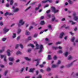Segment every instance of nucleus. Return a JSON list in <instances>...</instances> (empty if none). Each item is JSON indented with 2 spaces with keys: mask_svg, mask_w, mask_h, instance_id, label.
<instances>
[{
  "mask_svg": "<svg viewBox=\"0 0 78 78\" xmlns=\"http://www.w3.org/2000/svg\"><path fill=\"white\" fill-rule=\"evenodd\" d=\"M25 21H23V19L20 20L19 21V23H18L19 27H20L22 25H24Z\"/></svg>",
  "mask_w": 78,
  "mask_h": 78,
  "instance_id": "obj_1",
  "label": "nucleus"
},
{
  "mask_svg": "<svg viewBox=\"0 0 78 78\" xmlns=\"http://www.w3.org/2000/svg\"><path fill=\"white\" fill-rule=\"evenodd\" d=\"M77 61V59H76L75 60H74L73 62L70 63V64L67 65H66V67H67V68H69V67H70L72 66H73V62H76Z\"/></svg>",
  "mask_w": 78,
  "mask_h": 78,
  "instance_id": "obj_2",
  "label": "nucleus"
},
{
  "mask_svg": "<svg viewBox=\"0 0 78 78\" xmlns=\"http://www.w3.org/2000/svg\"><path fill=\"white\" fill-rule=\"evenodd\" d=\"M52 9V11L54 13H56L59 12V10H56V8L54 7H52L51 8Z\"/></svg>",
  "mask_w": 78,
  "mask_h": 78,
  "instance_id": "obj_3",
  "label": "nucleus"
},
{
  "mask_svg": "<svg viewBox=\"0 0 78 78\" xmlns=\"http://www.w3.org/2000/svg\"><path fill=\"white\" fill-rule=\"evenodd\" d=\"M40 51H39V53H41V52H42V50H43V48H44V46L43 45L41 44L40 45Z\"/></svg>",
  "mask_w": 78,
  "mask_h": 78,
  "instance_id": "obj_4",
  "label": "nucleus"
},
{
  "mask_svg": "<svg viewBox=\"0 0 78 78\" xmlns=\"http://www.w3.org/2000/svg\"><path fill=\"white\" fill-rule=\"evenodd\" d=\"M8 15H9V16H13L14 15L13 13H11L9 12H6L5 14L4 15L5 16H8Z\"/></svg>",
  "mask_w": 78,
  "mask_h": 78,
  "instance_id": "obj_5",
  "label": "nucleus"
},
{
  "mask_svg": "<svg viewBox=\"0 0 78 78\" xmlns=\"http://www.w3.org/2000/svg\"><path fill=\"white\" fill-rule=\"evenodd\" d=\"M47 2H48L49 3H51L52 0H46L45 1H43L42 2V3H47Z\"/></svg>",
  "mask_w": 78,
  "mask_h": 78,
  "instance_id": "obj_6",
  "label": "nucleus"
},
{
  "mask_svg": "<svg viewBox=\"0 0 78 78\" xmlns=\"http://www.w3.org/2000/svg\"><path fill=\"white\" fill-rule=\"evenodd\" d=\"M9 30L6 28L5 27L4 29V34H6V33H7L9 31Z\"/></svg>",
  "mask_w": 78,
  "mask_h": 78,
  "instance_id": "obj_7",
  "label": "nucleus"
},
{
  "mask_svg": "<svg viewBox=\"0 0 78 78\" xmlns=\"http://www.w3.org/2000/svg\"><path fill=\"white\" fill-rule=\"evenodd\" d=\"M9 59L10 61H11V62H13V61H14V57H9Z\"/></svg>",
  "mask_w": 78,
  "mask_h": 78,
  "instance_id": "obj_8",
  "label": "nucleus"
},
{
  "mask_svg": "<svg viewBox=\"0 0 78 78\" xmlns=\"http://www.w3.org/2000/svg\"><path fill=\"white\" fill-rule=\"evenodd\" d=\"M64 33L62 32L61 34L60 35L59 37V38L60 39H62V37H63V36H64Z\"/></svg>",
  "mask_w": 78,
  "mask_h": 78,
  "instance_id": "obj_9",
  "label": "nucleus"
},
{
  "mask_svg": "<svg viewBox=\"0 0 78 78\" xmlns=\"http://www.w3.org/2000/svg\"><path fill=\"white\" fill-rule=\"evenodd\" d=\"M73 59V57L71 55H69L67 58L68 60H71Z\"/></svg>",
  "mask_w": 78,
  "mask_h": 78,
  "instance_id": "obj_10",
  "label": "nucleus"
},
{
  "mask_svg": "<svg viewBox=\"0 0 78 78\" xmlns=\"http://www.w3.org/2000/svg\"><path fill=\"white\" fill-rule=\"evenodd\" d=\"M19 11V9H18V8H16V9H14L13 10V12H18V11Z\"/></svg>",
  "mask_w": 78,
  "mask_h": 78,
  "instance_id": "obj_11",
  "label": "nucleus"
},
{
  "mask_svg": "<svg viewBox=\"0 0 78 78\" xmlns=\"http://www.w3.org/2000/svg\"><path fill=\"white\" fill-rule=\"evenodd\" d=\"M35 68H31L30 69L29 72H32L33 73V71L35 70Z\"/></svg>",
  "mask_w": 78,
  "mask_h": 78,
  "instance_id": "obj_12",
  "label": "nucleus"
},
{
  "mask_svg": "<svg viewBox=\"0 0 78 78\" xmlns=\"http://www.w3.org/2000/svg\"><path fill=\"white\" fill-rule=\"evenodd\" d=\"M7 54L8 56H9L11 55V54L10 53V50L8 49L7 51Z\"/></svg>",
  "mask_w": 78,
  "mask_h": 78,
  "instance_id": "obj_13",
  "label": "nucleus"
},
{
  "mask_svg": "<svg viewBox=\"0 0 78 78\" xmlns=\"http://www.w3.org/2000/svg\"><path fill=\"white\" fill-rule=\"evenodd\" d=\"M24 58L26 61H30L31 60V58H29L28 57H25Z\"/></svg>",
  "mask_w": 78,
  "mask_h": 78,
  "instance_id": "obj_14",
  "label": "nucleus"
},
{
  "mask_svg": "<svg viewBox=\"0 0 78 78\" xmlns=\"http://www.w3.org/2000/svg\"><path fill=\"white\" fill-rule=\"evenodd\" d=\"M25 69V68L23 67V68H22L21 69V70L20 71V72L21 73L22 72H23V70H24V69Z\"/></svg>",
  "mask_w": 78,
  "mask_h": 78,
  "instance_id": "obj_15",
  "label": "nucleus"
},
{
  "mask_svg": "<svg viewBox=\"0 0 78 78\" xmlns=\"http://www.w3.org/2000/svg\"><path fill=\"white\" fill-rule=\"evenodd\" d=\"M40 24L41 25H44L45 22L44 21H41L40 22Z\"/></svg>",
  "mask_w": 78,
  "mask_h": 78,
  "instance_id": "obj_16",
  "label": "nucleus"
},
{
  "mask_svg": "<svg viewBox=\"0 0 78 78\" xmlns=\"http://www.w3.org/2000/svg\"><path fill=\"white\" fill-rule=\"evenodd\" d=\"M68 54H69V52H67V51L66 52L64 53L65 56V57H67V56H68Z\"/></svg>",
  "mask_w": 78,
  "mask_h": 78,
  "instance_id": "obj_17",
  "label": "nucleus"
},
{
  "mask_svg": "<svg viewBox=\"0 0 78 78\" xmlns=\"http://www.w3.org/2000/svg\"><path fill=\"white\" fill-rule=\"evenodd\" d=\"M27 46L29 47L30 46H31V47H32V48H33L34 47V45H33V44H29Z\"/></svg>",
  "mask_w": 78,
  "mask_h": 78,
  "instance_id": "obj_18",
  "label": "nucleus"
},
{
  "mask_svg": "<svg viewBox=\"0 0 78 78\" xmlns=\"http://www.w3.org/2000/svg\"><path fill=\"white\" fill-rule=\"evenodd\" d=\"M48 60H50V59H51V55H48Z\"/></svg>",
  "mask_w": 78,
  "mask_h": 78,
  "instance_id": "obj_19",
  "label": "nucleus"
},
{
  "mask_svg": "<svg viewBox=\"0 0 78 78\" xmlns=\"http://www.w3.org/2000/svg\"><path fill=\"white\" fill-rule=\"evenodd\" d=\"M26 34L27 36L29 35L30 34V32H28L27 30H26Z\"/></svg>",
  "mask_w": 78,
  "mask_h": 78,
  "instance_id": "obj_20",
  "label": "nucleus"
},
{
  "mask_svg": "<svg viewBox=\"0 0 78 78\" xmlns=\"http://www.w3.org/2000/svg\"><path fill=\"white\" fill-rule=\"evenodd\" d=\"M20 33H21V29H19L17 30V33L19 34H20Z\"/></svg>",
  "mask_w": 78,
  "mask_h": 78,
  "instance_id": "obj_21",
  "label": "nucleus"
},
{
  "mask_svg": "<svg viewBox=\"0 0 78 78\" xmlns=\"http://www.w3.org/2000/svg\"><path fill=\"white\" fill-rule=\"evenodd\" d=\"M13 3L14 1H13V0H10V5H12V4H13Z\"/></svg>",
  "mask_w": 78,
  "mask_h": 78,
  "instance_id": "obj_22",
  "label": "nucleus"
},
{
  "mask_svg": "<svg viewBox=\"0 0 78 78\" xmlns=\"http://www.w3.org/2000/svg\"><path fill=\"white\" fill-rule=\"evenodd\" d=\"M68 2L70 5H72L73 4V2L70 1V0H68Z\"/></svg>",
  "mask_w": 78,
  "mask_h": 78,
  "instance_id": "obj_23",
  "label": "nucleus"
},
{
  "mask_svg": "<svg viewBox=\"0 0 78 78\" xmlns=\"http://www.w3.org/2000/svg\"><path fill=\"white\" fill-rule=\"evenodd\" d=\"M1 56V58H2V59L3 58H5V57H6V55H0Z\"/></svg>",
  "mask_w": 78,
  "mask_h": 78,
  "instance_id": "obj_24",
  "label": "nucleus"
},
{
  "mask_svg": "<svg viewBox=\"0 0 78 78\" xmlns=\"http://www.w3.org/2000/svg\"><path fill=\"white\" fill-rule=\"evenodd\" d=\"M46 70H47V71H48V72H50V71L51 70V69H50V67H48L47 68Z\"/></svg>",
  "mask_w": 78,
  "mask_h": 78,
  "instance_id": "obj_25",
  "label": "nucleus"
},
{
  "mask_svg": "<svg viewBox=\"0 0 78 78\" xmlns=\"http://www.w3.org/2000/svg\"><path fill=\"white\" fill-rule=\"evenodd\" d=\"M57 67V66L55 65H52L51 67L52 68H56Z\"/></svg>",
  "mask_w": 78,
  "mask_h": 78,
  "instance_id": "obj_26",
  "label": "nucleus"
},
{
  "mask_svg": "<svg viewBox=\"0 0 78 78\" xmlns=\"http://www.w3.org/2000/svg\"><path fill=\"white\" fill-rule=\"evenodd\" d=\"M13 35L12 37L13 38H15L16 37V34L15 33L13 34Z\"/></svg>",
  "mask_w": 78,
  "mask_h": 78,
  "instance_id": "obj_27",
  "label": "nucleus"
},
{
  "mask_svg": "<svg viewBox=\"0 0 78 78\" xmlns=\"http://www.w3.org/2000/svg\"><path fill=\"white\" fill-rule=\"evenodd\" d=\"M69 22H70L71 23H72V25H74V24H75V22H73L72 21L70 20L69 21Z\"/></svg>",
  "mask_w": 78,
  "mask_h": 78,
  "instance_id": "obj_28",
  "label": "nucleus"
},
{
  "mask_svg": "<svg viewBox=\"0 0 78 78\" xmlns=\"http://www.w3.org/2000/svg\"><path fill=\"white\" fill-rule=\"evenodd\" d=\"M74 20L76 21L78 19V17L76 16H75L74 17Z\"/></svg>",
  "mask_w": 78,
  "mask_h": 78,
  "instance_id": "obj_29",
  "label": "nucleus"
},
{
  "mask_svg": "<svg viewBox=\"0 0 78 78\" xmlns=\"http://www.w3.org/2000/svg\"><path fill=\"white\" fill-rule=\"evenodd\" d=\"M75 40V38L74 37H73L71 39V41L72 42H73L74 41V40Z\"/></svg>",
  "mask_w": 78,
  "mask_h": 78,
  "instance_id": "obj_30",
  "label": "nucleus"
},
{
  "mask_svg": "<svg viewBox=\"0 0 78 78\" xmlns=\"http://www.w3.org/2000/svg\"><path fill=\"white\" fill-rule=\"evenodd\" d=\"M36 49L37 50L39 49V45L37 44H36Z\"/></svg>",
  "mask_w": 78,
  "mask_h": 78,
  "instance_id": "obj_31",
  "label": "nucleus"
},
{
  "mask_svg": "<svg viewBox=\"0 0 78 78\" xmlns=\"http://www.w3.org/2000/svg\"><path fill=\"white\" fill-rule=\"evenodd\" d=\"M58 47H55L54 46L52 47V48L53 49H54L55 50H56V49H58Z\"/></svg>",
  "mask_w": 78,
  "mask_h": 78,
  "instance_id": "obj_32",
  "label": "nucleus"
},
{
  "mask_svg": "<svg viewBox=\"0 0 78 78\" xmlns=\"http://www.w3.org/2000/svg\"><path fill=\"white\" fill-rule=\"evenodd\" d=\"M56 20V18H55V17L54 16V18H52L51 20V21L52 22H54V20Z\"/></svg>",
  "mask_w": 78,
  "mask_h": 78,
  "instance_id": "obj_33",
  "label": "nucleus"
},
{
  "mask_svg": "<svg viewBox=\"0 0 78 78\" xmlns=\"http://www.w3.org/2000/svg\"><path fill=\"white\" fill-rule=\"evenodd\" d=\"M37 34H35L34 35V37H37Z\"/></svg>",
  "mask_w": 78,
  "mask_h": 78,
  "instance_id": "obj_34",
  "label": "nucleus"
},
{
  "mask_svg": "<svg viewBox=\"0 0 78 78\" xmlns=\"http://www.w3.org/2000/svg\"><path fill=\"white\" fill-rule=\"evenodd\" d=\"M21 47V48H23V45L22 44H20L19 45Z\"/></svg>",
  "mask_w": 78,
  "mask_h": 78,
  "instance_id": "obj_35",
  "label": "nucleus"
},
{
  "mask_svg": "<svg viewBox=\"0 0 78 78\" xmlns=\"http://www.w3.org/2000/svg\"><path fill=\"white\" fill-rule=\"evenodd\" d=\"M8 71H5L4 73V75L5 76H6V74H7V73H8Z\"/></svg>",
  "mask_w": 78,
  "mask_h": 78,
  "instance_id": "obj_36",
  "label": "nucleus"
},
{
  "mask_svg": "<svg viewBox=\"0 0 78 78\" xmlns=\"http://www.w3.org/2000/svg\"><path fill=\"white\" fill-rule=\"evenodd\" d=\"M33 27L32 26H30L29 27V30H31V29H33Z\"/></svg>",
  "mask_w": 78,
  "mask_h": 78,
  "instance_id": "obj_37",
  "label": "nucleus"
},
{
  "mask_svg": "<svg viewBox=\"0 0 78 78\" xmlns=\"http://www.w3.org/2000/svg\"><path fill=\"white\" fill-rule=\"evenodd\" d=\"M47 16L48 17V19H50L51 17V15L50 14H48Z\"/></svg>",
  "mask_w": 78,
  "mask_h": 78,
  "instance_id": "obj_38",
  "label": "nucleus"
},
{
  "mask_svg": "<svg viewBox=\"0 0 78 78\" xmlns=\"http://www.w3.org/2000/svg\"><path fill=\"white\" fill-rule=\"evenodd\" d=\"M0 25L1 26H3V22L1 21L0 22Z\"/></svg>",
  "mask_w": 78,
  "mask_h": 78,
  "instance_id": "obj_39",
  "label": "nucleus"
},
{
  "mask_svg": "<svg viewBox=\"0 0 78 78\" xmlns=\"http://www.w3.org/2000/svg\"><path fill=\"white\" fill-rule=\"evenodd\" d=\"M58 53H62V50H59L58 51Z\"/></svg>",
  "mask_w": 78,
  "mask_h": 78,
  "instance_id": "obj_40",
  "label": "nucleus"
},
{
  "mask_svg": "<svg viewBox=\"0 0 78 78\" xmlns=\"http://www.w3.org/2000/svg\"><path fill=\"white\" fill-rule=\"evenodd\" d=\"M6 38H4L2 39V41H3V42H4L6 41Z\"/></svg>",
  "mask_w": 78,
  "mask_h": 78,
  "instance_id": "obj_41",
  "label": "nucleus"
},
{
  "mask_svg": "<svg viewBox=\"0 0 78 78\" xmlns=\"http://www.w3.org/2000/svg\"><path fill=\"white\" fill-rule=\"evenodd\" d=\"M61 44V42H58L56 43V45H58V44Z\"/></svg>",
  "mask_w": 78,
  "mask_h": 78,
  "instance_id": "obj_42",
  "label": "nucleus"
},
{
  "mask_svg": "<svg viewBox=\"0 0 78 78\" xmlns=\"http://www.w3.org/2000/svg\"><path fill=\"white\" fill-rule=\"evenodd\" d=\"M20 53H21L20 52V51H18L17 52L16 55H19V54H20Z\"/></svg>",
  "mask_w": 78,
  "mask_h": 78,
  "instance_id": "obj_43",
  "label": "nucleus"
},
{
  "mask_svg": "<svg viewBox=\"0 0 78 78\" xmlns=\"http://www.w3.org/2000/svg\"><path fill=\"white\" fill-rule=\"evenodd\" d=\"M28 41H30V40H31V37H28Z\"/></svg>",
  "mask_w": 78,
  "mask_h": 78,
  "instance_id": "obj_44",
  "label": "nucleus"
},
{
  "mask_svg": "<svg viewBox=\"0 0 78 78\" xmlns=\"http://www.w3.org/2000/svg\"><path fill=\"white\" fill-rule=\"evenodd\" d=\"M0 67L2 68H4V67H5V66L3 65H0Z\"/></svg>",
  "mask_w": 78,
  "mask_h": 78,
  "instance_id": "obj_45",
  "label": "nucleus"
},
{
  "mask_svg": "<svg viewBox=\"0 0 78 78\" xmlns=\"http://www.w3.org/2000/svg\"><path fill=\"white\" fill-rule=\"evenodd\" d=\"M4 61H5V62H7V59H6V57L4 58Z\"/></svg>",
  "mask_w": 78,
  "mask_h": 78,
  "instance_id": "obj_46",
  "label": "nucleus"
},
{
  "mask_svg": "<svg viewBox=\"0 0 78 78\" xmlns=\"http://www.w3.org/2000/svg\"><path fill=\"white\" fill-rule=\"evenodd\" d=\"M4 51V49L1 50H0V53H3Z\"/></svg>",
  "mask_w": 78,
  "mask_h": 78,
  "instance_id": "obj_47",
  "label": "nucleus"
},
{
  "mask_svg": "<svg viewBox=\"0 0 78 78\" xmlns=\"http://www.w3.org/2000/svg\"><path fill=\"white\" fill-rule=\"evenodd\" d=\"M48 28L49 29H51V25H49L48 26Z\"/></svg>",
  "mask_w": 78,
  "mask_h": 78,
  "instance_id": "obj_48",
  "label": "nucleus"
},
{
  "mask_svg": "<svg viewBox=\"0 0 78 78\" xmlns=\"http://www.w3.org/2000/svg\"><path fill=\"white\" fill-rule=\"evenodd\" d=\"M37 78H42V76L41 75H39L37 77Z\"/></svg>",
  "mask_w": 78,
  "mask_h": 78,
  "instance_id": "obj_49",
  "label": "nucleus"
},
{
  "mask_svg": "<svg viewBox=\"0 0 78 78\" xmlns=\"http://www.w3.org/2000/svg\"><path fill=\"white\" fill-rule=\"evenodd\" d=\"M39 62H37L36 64V66H37L39 65Z\"/></svg>",
  "mask_w": 78,
  "mask_h": 78,
  "instance_id": "obj_50",
  "label": "nucleus"
},
{
  "mask_svg": "<svg viewBox=\"0 0 78 78\" xmlns=\"http://www.w3.org/2000/svg\"><path fill=\"white\" fill-rule=\"evenodd\" d=\"M69 33H70V34H71V35H72V36L74 34H73V33L72 32H69Z\"/></svg>",
  "mask_w": 78,
  "mask_h": 78,
  "instance_id": "obj_51",
  "label": "nucleus"
},
{
  "mask_svg": "<svg viewBox=\"0 0 78 78\" xmlns=\"http://www.w3.org/2000/svg\"><path fill=\"white\" fill-rule=\"evenodd\" d=\"M36 75H38V74H39V71L37 70L36 71Z\"/></svg>",
  "mask_w": 78,
  "mask_h": 78,
  "instance_id": "obj_52",
  "label": "nucleus"
},
{
  "mask_svg": "<svg viewBox=\"0 0 78 78\" xmlns=\"http://www.w3.org/2000/svg\"><path fill=\"white\" fill-rule=\"evenodd\" d=\"M61 64V61L60 60H58L57 64Z\"/></svg>",
  "mask_w": 78,
  "mask_h": 78,
  "instance_id": "obj_53",
  "label": "nucleus"
},
{
  "mask_svg": "<svg viewBox=\"0 0 78 78\" xmlns=\"http://www.w3.org/2000/svg\"><path fill=\"white\" fill-rule=\"evenodd\" d=\"M54 59H55V60L56 59V58H57V57H56V55H55L54 56Z\"/></svg>",
  "mask_w": 78,
  "mask_h": 78,
  "instance_id": "obj_54",
  "label": "nucleus"
},
{
  "mask_svg": "<svg viewBox=\"0 0 78 78\" xmlns=\"http://www.w3.org/2000/svg\"><path fill=\"white\" fill-rule=\"evenodd\" d=\"M20 36L18 37H17V41H19V40L20 39Z\"/></svg>",
  "mask_w": 78,
  "mask_h": 78,
  "instance_id": "obj_55",
  "label": "nucleus"
},
{
  "mask_svg": "<svg viewBox=\"0 0 78 78\" xmlns=\"http://www.w3.org/2000/svg\"><path fill=\"white\" fill-rule=\"evenodd\" d=\"M9 65H10V66H12V62H9Z\"/></svg>",
  "mask_w": 78,
  "mask_h": 78,
  "instance_id": "obj_56",
  "label": "nucleus"
},
{
  "mask_svg": "<svg viewBox=\"0 0 78 78\" xmlns=\"http://www.w3.org/2000/svg\"><path fill=\"white\" fill-rule=\"evenodd\" d=\"M20 62V60L19 59L16 60V62Z\"/></svg>",
  "mask_w": 78,
  "mask_h": 78,
  "instance_id": "obj_57",
  "label": "nucleus"
},
{
  "mask_svg": "<svg viewBox=\"0 0 78 78\" xmlns=\"http://www.w3.org/2000/svg\"><path fill=\"white\" fill-rule=\"evenodd\" d=\"M30 8H31L30 6L27 9H26V11H27V10H28V9H30Z\"/></svg>",
  "mask_w": 78,
  "mask_h": 78,
  "instance_id": "obj_58",
  "label": "nucleus"
},
{
  "mask_svg": "<svg viewBox=\"0 0 78 78\" xmlns=\"http://www.w3.org/2000/svg\"><path fill=\"white\" fill-rule=\"evenodd\" d=\"M48 6H49V5H48V4H47L45 6L44 8H47V7H48Z\"/></svg>",
  "mask_w": 78,
  "mask_h": 78,
  "instance_id": "obj_59",
  "label": "nucleus"
},
{
  "mask_svg": "<svg viewBox=\"0 0 78 78\" xmlns=\"http://www.w3.org/2000/svg\"><path fill=\"white\" fill-rule=\"evenodd\" d=\"M40 67H41V68H42V67H44V65H40Z\"/></svg>",
  "mask_w": 78,
  "mask_h": 78,
  "instance_id": "obj_60",
  "label": "nucleus"
},
{
  "mask_svg": "<svg viewBox=\"0 0 78 78\" xmlns=\"http://www.w3.org/2000/svg\"><path fill=\"white\" fill-rule=\"evenodd\" d=\"M58 48H59V49L60 50H62V48L61 47V46H59L58 47Z\"/></svg>",
  "mask_w": 78,
  "mask_h": 78,
  "instance_id": "obj_61",
  "label": "nucleus"
},
{
  "mask_svg": "<svg viewBox=\"0 0 78 78\" xmlns=\"http://www.w3.org/2000/svg\"><path fill=\"white\" fill-rule=\"evenodd\" d=\"M18 47H19V45L17 44L16 45V47H15V48L17 49V48H18Z\"/></svg>",
  "mask_w": 78,
  "mask_h": 78,
  "instance_id": "obj_62",
  "label": "nucleus"
},
{
  "mask_svg": "<svg viewBox=\"0 0 78 78\" xmlns=\"http://www.w3.org/2000/svg\"><path fill=\"white\" fill-rule=\"evenodd\" d=\"M40 72H42V73H44V70L42 69H40Z\"/></svg>",
  "mask_w": 78,
  "mask_h": 78,
  "instance_id": "obj_63",
  "label": "nucleus"
},
{
  "mask_svg": "<svg viewBox=\"0 0 78 78\" xmlns=\"http://www.w3.org/2000/svg\"><path fill=\"white\" fill-rule=\"evenodd\" d=\"M64 39H65V40H67V36H66L64 37Z\"/></svg>",
  "mask_w": 78,
  "mask_h": 78,
  "instance_id": "obj_64",
  "label": "nucleus"
}]
</instances>
